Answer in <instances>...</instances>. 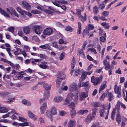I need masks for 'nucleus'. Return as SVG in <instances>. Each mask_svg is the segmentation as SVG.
Listing matches in <instances>:
<instances>
[{
    "label": "nucleus",
    "mask_w": 127,
    "mask_h": 127,
    "mask_svg": "<svg viewBox=\"0 0 127 127\" xmlns=\"http://www.w3.org/2000/svg\"><path fill=\"white\" fill-rule=\"evenodd\" d=\"M93 12L94 14L96 15L99 12L98 8L96 6H95L93 7Z\"/></svg>",
    "instance_id": "28"
},
{
    "label": "nucleus",
    "mask_w": 127,
    "mask_h": 127,
    "mask_svg": "<svg viewBox=\"0 0 127 127\" xmlns=\"http://www.w3.org/2000/svg\"><path fill=\"white\" fill-rule=\"evenodd\" d=\"M78 86L79 88L82 87L85 88L87 90H89L90 88V85L89 81L80 82L78 84Z\"/></svg>",
    "instance_id": "5"
},
{
    "label": "nucleus",
    "mask_w": 127,
    "mask_h": 127,
    "mask_svg": "<svg viewBox=\"0 0 127 127\" xmlns=\"http://www.w3.org/2000/svg\"><path fill=\"white\" fill-rule=\"evenodd\" d=\"M86 77L87 76H86L85 74L82 72V74L80 77L79 81H80V82H81L84 80L86 78Z\"/></svg>",
    "instance_id": "39"
},
{
    "label": "nucleus",
    "mask_w": 127,
    "mask_h": 127,
    "mask_svg": "<svg viewBox=\"0 0 127 127\" xmlns=\"http://www.w3.org/2000/svg\"><path fill=\"white\" fill-rule=\"evenodd\" d=\"M14 30V28L13 27H11L8 28V31L12 33L13 32Z\"/></svg>",
    "instance_id": "61"
},
{
    "label": "nucleus",
    "mask_w": 127,
    "mask_h": 127,
    "mask_svg": "<svg viewBox=\"0 0 127 127\" xmlns=\"http://www.w3.org/2000/svg\"><path fill=\"white\" fill-rule=\"evenodd\" d=\"M83 72L85 74L86 76H87V75H90L92 73L93 71L92 70H91L90 72H87L84 71Z\"/></svg>",
    "instance_id": "55"
},
{
    "label": "nucleus",
    "mask_w": 127,
    "mask_h": 127,
    "mask_svg": "<svg viewBox=\"0 0 127 127\" xmlns=\"http://www.w3.org/2000/svg\"><path fill=\"white\" fill-rule=\"evenodd\" d=\"M106 81H105L101 85L99 90V93L101 91L103 90L106 87Z\"/></svg>",
    "instance_id": "21"
},
{
    "label": "nucleus",
    "mask_w": 127,
    "mask_h": 127,
    "mask_svg": "<svg viewBox=\"0 0 127 127\" xmlns=\"http://www.w3.org/2000/svg\"><path fill=\"white\" fill-rule=\"evenodd\" d=\"M17 75H18L17 77V78L16 79H15L14 78H13V79L14 80H17L18 79H21V78L22 77H23V75L22 74H21L20 73V72H18Z\"/></svg>",
    "instance_id": "36"
},
{
    "label": "nucleus",
    "mask_w": 127,
    "mask_h": 127,
    "mask_svg": "<svg viewBox=\"0 0 127 127\" xmlns=\"http://www.w3.org/2000/svg\"><path fill=\"white\" fill-rule=\"evenodd\" d=\"M52 45L54 47L56 48H57L58 49L59 47L57 44V43L56 42H53L52 43Z\"/></svg>",
    "instance_id": "58"
},
{
    "label": "nucleus",
    "mask_w": 127,
    "mask_h": 127,
    "mask_svg": "<svg viewBox=\"0 0 127 127\" xmlns=\"http://www.w3.org/2000/svg\"><path fill=\"white\" fill-rule=\"evenodd\" d=\"M91 104L92 106L94 107H97L99 106V104L98 102H94L92 103Z\"/></svg>",
    "instance_id": "46"
},
{
    "label": "nucleus",
    "mask_w": 127,
    "mask_h": 127,
    "mask_svg": "<svg viewBox=\"0 0 127 127\" xmlns=\"http://www.w3.org/2000/svg\"><path fill=\"white\" fill-rule=\"evenodd\" d=\"M104 65L105 66V68L106 70H108L111 68V66L108 62L107 61L106 59H105L103 61Z\"/></svg>",
    "instance_id": "11"
},
{
    "label": "nucleus",
    "mask_w": 127,
    "mask_h": 127,
    "mask_svg": "<svg viewBox=\"0 0 127 127\" xmlns=\"http://www.w3.org/2000/svg\"><path fill=\"white\" fill-rule=\"evenodd\" d=\"M103 34L104 35V37H103V36H101L100 37V41L101 42H105L106 40V39L105 38L106 37V33H104Z\"/></svg>",
    "instance_id": "35"
},
{
    "label": "nucleus",
    "mask_w": 127,
    "mask_h": 127,
    "mask_svg": "<svg viewBox=\"0 0 127 127\" xmlns=\"http://www.w3.org/2000/svg\"><path fill=\"white\" fill-rule=\"evenodd\" d=\"M65 30L67 31H69L70 32H71L72 31V28L69 26H68L66 27Z\"/></svg>",
    "instance_id": "44"
},
{
    "label": "nucleus",
    "mask_w": 127,
    "mask_h": 127,
    "mask_svg": "<svg viewBox=\"0 0 127 127\" xmlns=\"http://www.w3.org/2000/svg\"><path fill=\"white\" fill-rule=\"evenodd\" d=\"M15 49H14V50L16 51L14 52V54L15 55H18L19 54H21V50L20 49L18 48H15Z\"/></svg>",
    "instance_id": "27"
},
{
    "label": "nucleus",
    "mask_w": 127,
    "mask_h": 127,
    "mask_svg": "<svg viewBox=\"0 0 127 127\" xmlns=\"http://www.w3.org/2000/svg\"><path fill=\"white\" fill-rule=\"evenodd\" d=\"M38 57L42 59H46L47 58V56L42 54H39Z\"/></svg>",
    "instance_id": "50"
},
{
    "label": "nucleus",
    "mask_w": 127,
    "mask_h": 127,
    "mask_svg": "<svg viewBox=\"0 0 127 127\" xmlns=\"http://www.w3.org/2000/svg\"><path fill=\"white\" fill-rule=\"evenodd\" d=\"M102 76L101 75L99 77L95 78L94 76H93L91 78V82L95 86L97 85L100 83L102 81Z\"/></svg>",
    "instance_id": "3"
},
{
    "label": "nucleus",
    "mask_w": 127,
    "mask_h": 127,
    "mask_svg": "<svg viewBox=\"0 0 127 127\" xmlns=\"http://www.w3.org/2000/svg\"><path fill=\"white\" fill-rule=\"evenodd\" d=\"M16 9L17 11L21 13L23 15V17H25V14L29 16V17H31L32 15L31 13L28 12H26L25 11L23 10L20 7H17Z\"/></svg>",
    "instance_id": "7"
},
{
    "label": "nucleus",
    "mask_w": 127,
    "mask_h": 127,
    "mask_svg": "<svg viewBox=\"0 0 127 127\" xmlns=\"http://www.w3.org/2000/svg\"><path fill=\"white\" fill-rule=\"evenodd\" d=\"M51 85L46 83H44L43 85V87L45 90V92L44 95V98L40 100V102L44 101L45 99H47L49 97V91L51 90Z\"/></svg>",
    "instance_id": "1"
},
{
    "label": "nucleus",
    "mask_w": 127,
    "mask_h": 127,
    "mask_svg": "<svg viewBox=\"0 0 127 127\" xmlns=\"http://www.w3.org/2000/svg\"><path fill=\"white\" fill-rule=\"evenodd\" d=\"M19 125L20 126L24 127L29 125V124L28 123L25 122L22 123H19Z\"/></svg>",
    "instance_id": "47"
},
{
    "label": "nucleus",
    "mask_w": 127,
    "mask_h": 127,
    "mask_svg": "<svg viewBox=\"0 0 127 127\" xmlns=\"http://www.w3.org/2000/svg\"><path fill=\"white\" fill-rule=\"evenodd\" d=\"M100 24L106 30L109 29L110 27V25L108 23L106 22L101 23Z\"/></svg>",
    "instance_id": "16"
},
{
    "label": "nucleus",
    "mask_w": 127,
    "mask_h": 127,
    "mask_svg": "<svg viewBox=\"0 0 127 127\" xmlns=\"http://www.w3.org/2000/svg\"><path fill=\"white\" fill-rule=\"evenodd\" d=\"M61 81L60 79H57L56 80V86L58 87V88L60 86V85L61 83Z\"/></svg>",
    "instance_id": "57"
},
{
    "label": "nucleus",
    "mask_w": 127,
    "mask_h": 127,
    "mask_svg": "<svg viewBox=\"0 0 127 127\" xmlns=\"http://www.w3.org/2000/svg\"><path fill=\"white\" fill-rule=\"evenodd\" d=\"M47 63L46 62H43L41 63V64L39 65V67L43 69H45L48 67V66L47 65Z\"/></svg>",
    "instance_id": "12"
},
{
    "label": "nucleus",
    "mask_w": 127,
    "mask_h": 127,
    "mask_svg": "<svg viewBox=\"0 0 127 127\" xmlns=\"http://www.w3.org/2000/svg\"><path fill=\"white\" fill-rule=\"evenodd\" d=\"M115 109L117 111V113L120 114L119 110L120 109V102L118 101L115 106Z\"/></svg>",
    "instance_id": "26"
},
{
    "label": "nucleus",
    "mask_w": 127,
    "mask_h": 127,
    "mask_svg": "<svg viewBox=\"0 0 127 127\" xmlns=\"http://www.w3.org/2000/svg\"><path fill=\"white\" fill-rule=\"evenodd\" d=\"M52 30L49 28L45 29L43 31V33L45 35H50L52 34Z\"/></svg>",
    "instance_id": "9"
},
{
    "label": "nucleus",
    "mask_w": 127,
    "mask_h": 127,
    "mask_svg": "<svg viewBox=\"0 0 127 127\" xmlns=\"http://www.w3.org/2000/svg\"><path fill=\"white\" fill-rule=\"evenodd\" d=\"M88 112V110L87 109L84 110H80L78 111V113L79 114L82 115Z\"/></svg>",
    "instance_id": "29"
},
{
    "label": "nucleus",
    "mask_w": 127,
    "mask_h": 127,
    "mask_svg": "<svg viewBox=\"0 0 127 127\" xmlns=\"http://www.w3.org/2000/svg\"><path fill=\"white\" fill-rule=\"evenodd\" d=\"M117 114V115L116 116V120L117 122L118 123V124H120L121 122V116L120 115V114Z\"/></svg>",
    "instance_id": "43"
},
{
    "label": "nucleus",
    "mask_w": 127,
    "mask_h": 127,
    "mask_svg": "<svg viewBox=\"0 0 127 127\" xmlns=\"http://www.w3.org/2000/svg\"><path fill=\"white\" fill-rule=\"evenodd\" d=\"M88 50H90L94 52L95 54H96L97 53L95 49L93 48H89L88 49Z\"/></svg>",
    "instance_id": "52"
},
{
    "label": "nucleus",
    "mask_w": 127,
    "mask_h": 127,
    "mask_svg": "<svg viewBox=\"0 0 127 127\" xmlns=\"http://www.w3.org/2000/svg\"><path fill=\"white\" fill-rule=\"evenodd\" d=\"M69 106L70 108H71V109L72 108H73L74 109L75 107V104L74 103L71 102L69 104Z\"/></svg>",
    "instance_id": "56"
},
{
    "label": "nucleus",
    "mask_w": 127,
    "mask_h": 127,
    "mask_svg": "<svg viewBox=\"0 0 127 127\" xmlns=\"http://www.w3.org/2000/svg\"><path fill=\"white\" fill-rule=\"evenodd\" d=\"M98 30L99 31L98 33H99V35H102V34L103 32V30H102L100 28L98 29Z\"/></svg>",
    "instance_id": "64"
},
{
    "label": "nucleus",
    "mask_w": 127,
    "mask_h": 127,
    "mask_svg": "<svg viewBox=\"0 0 127 127\" xmlns=\"http://www.w3.org/2000/svg\"><path fill=\"white\" fill-rule=\"evenodd\" d=\"M96 47L97 50L99 51L100 53H101V47L98 44L97 45Z\"/></svg>",
    "instance_id": "63"
},
{
    "label": "nucleus",
    "mask_w": 127,
    "mask_h": 127,
    "mask_svg": "<svg viewBox=\"0 0 127 127\" xmlns=\"http://www.w3.org/2000/svg\"><path fill=\"white\" fill-rule=\"evenodd\" d=\"M22 103L26 105L30 106L31 105V103L29 101L26 99L23 100L22 101Z\"/></svg>",
    "instance_id": "30"
},
{
    "label": "nucleus",
    "mask_w": 127,
    "mask_h": 127,
    "mask_svg": "<svg viewBox=\"0 0 127 127\" xmlns=\"http://www.w3.org/2000/svg\"><path fill=\"white\" fill-rule=\"evenodd\" d=\"M94 28V27L92 25L89 24L88 25V29L87 31V34L89 36L90 35L89 31L93 30Z\"/></svg>",
    "instance_id": "20"
},
{
    "label": "nucleus",
    "mask_w": 127,
    "mask_h": 127,
    "mask_svg": "<svg viewBox=\"0 0 127 127\" xmlns=\"http://www.w3.org/2000/svg\"><path fill=\"white\" fill-rule=\"evenodd\" d=\"M73 96V95L72 93H70V94L68 95L65 101L67 102H69V101L72 100Z\"/></svg>",
    "instance_id": "23"
},
{
    "label": "nucleus",
    "mask_w": 127,
    "mask_h": 127,
    "mask_svg": "<svg viewBox=\"0 0 127 127\" xmlns=\"http://www.w3.org/2000/svg\"><path fill=\"white\" fill-rule=\"evenodd\" d=\"M78 34H79L81 33V23L80 22H78Z\"/></svg>",
    "instance_id": "41"
},
{
    "label": "nucleus",
    "mask_w": 127,
    "mask_h": 127,
    "mask_svg": "<svg viewBox=\"0 0 127 127\" xmlns=\"http://www.w3.org/2000/svg\"><path fill=\"white\" fill-rule=\"evenodd\" d=\"M64 58V53H61L59 55V60L61 61Z\"/></svg>",
    "instance_id": "45"
},
{
    "label": "nucleus",
    "mask_w": 127,
    "mask_h": 127,
    "mask_svg": "<svg viewBox=\"0 0 127 127\" xmlns=\"http://www.w3.org/2000/svg\"><path fill=\"white\" fill-rule=\"evenodd\" d=\"M116 110L115 109H113V111L112 112L111 115V119L112 120H113L114 118V117L115 115V113Z\"/></svg>",
    "instance_id": "54"
},
{
    "label": "nucleus",
    "mask_w": 127,
    "mask_h": 127,
    "mask_svg": "<svg viewBox=\"0 0 127 127\" xmlns=\"http://www.w3.org/2000/svg\"><path fill=\"white\" fill-rule=\"evenodd\" d=\"M114 91L115 93L118 94L117 97L120 98L122 96L121 88L118 87L117 85H115L114 87Z\"/></svg>",
    "instance_id": "8"
},
{
    "label": "nucleus",
    "mask_w": 127,
    "mask_h": 127,
    "mask_svg": "<svg viewBox=\"0 0 127 127\" xmlns=\"http://www.w3.org/2000/svg\"><path fill=\"white\" fill-rule=\"evenodd\" d=\"M45 12L48 14H52L53 12L49 10H45Z\"/></svg>",
    "instance_id": "62"
},
{
    "label": "nucleus",
    "mask_w": 127,
    "mask_h": 127,
    "mask_svg": "<svg viewBox=\"0 0 127 127\" xmlns=\"http://www.w3.org/2000/svg\"><path fill=\"white\" fill-rule=\"evenodd\" d=\"M12 68L14 69H15L17 70H18L20 68V66L18 64H16L15 65L14 64V66H13Z\"/></svg>",
    "instance_id": "48"
},
{
    "label": "nucleus",
    "mask_w": 127,
    "mask_h": 127,
    "mask_svg": "<svg viewBox=\"0 0 127 127\" xmlns=\"http://www.w3.org/2000/svg\"><path fill=\"white\" fill-rule=\"evenodd\" d=\"M63 99V98L62 96H57L54 97V101L56 102H59L61 101Z\"/></svg>",
    "instance_id": "17"
},
{
    "label": "nucleus",
    "mask_w": 127,
    "mask_h": 127,
    "mask_svg": "<svg viewBox=\"0 0 127 127\" xmlns=\"http://www.w3.org/2000/svg\"><path fill=\"white\" fill-rule=\"evenodd\" d=\"M106 110L104 107H103L100 109L99 112L100 117H104L105 116V119H107L108 118L109 112H108V111L107 112L106 111Z\"/></svg>",
    "instance_id": "4"
},
{
    "label": "nucleus",
    "mask_w": 127,
    "mask_h": 127,
    "mask_svg": "<svg viewBox=\"0 0 127 127\" xmlns=\"http://www.w3.org/2000/svg\"><path fill=\"white\" fill-rule=\"evenodd\" d=\"M91 121L88 116L85 119V122L87 124H89Z\"/></svg>",
    "instance_id": "59"
},
{
    "label": "nucleus",
    "mask_w": 127,
    "mask_h": 127,
    "mask_svg": "<svg viewBox=\"0 0 127 127\" xmlns=\"http://www.w3.org/2000/svg\"><path fill=\"white\" fill-rule=\"evenodd\" d=\"M50 47L49 45L47 44H46L45 45L40 46L39 47L41 49H49Z\"/></svg>",
    "instance_id": "33"
},
{
    "label": "nucleus",
    "mask_w": 127,
    "mask_h": 127,
    "mask_svg": "<svg viewBox=\"0 0 127 127\" xmlns=\"http://www.w3.org/2000/svg\"><path fill=\"white\" fill-rule=\"evenodd\" d=\"M77 88V84L76 83H73L72 84L69 88V90L71 91H73L76 90Z\"/></svg>",
    "instance_id": "15"
},
{
    "label": "nucleus",
    "mask_w": 127,
    "mask_h": 127,
    "mask_svg": "<svg viewBox=\"0 0 127 127\" xmlns=\"http://www.w3.org/2000/svg\"><path fill=\"white\" fill-rule=\"evenodd\" d=\"M58 78L60 79H64L66 78V75L62 72H60L58 75Z\"/></svg>",
    "instance_id": "19"
},
{
    "label": "nucleus",
    "mask_w": 127,
    "mask_h": 127,
    "mask_svg": "<svg viewBox=\"0 0 127 127\" xmlns=\"http://www.w3.org/2000/svg\"><path fill=\"white\" fill-rule=\"evenodd\" d=\"M67 48L66 46H62L61 45H60L58 49L61 50H63Z\"/></svg>",
    "instance_id": "49"
},
{
    "label": "nucleus",
    "mask_w": 127,
    "mask_h": 127,
    "mask_svg": "<svg viewBox=\"0 0 127 127\" xmlns=\"http://www.w3.org/2000/svg\"><path fill=\"white\" fill-rule=\"evenodd\" d=\"M105 93H103L102 94V95L100 98V99L101 100H103L105 97Z\"/></svg>",
    "instance_id": "60"
},
{
    "label": "nucleus",
    "mask_w": 127,
    "mask_h": 127,
    "mask_svg": "<svg viewBox=\"0 0 127 127\" xmlns=\"http://www.w3.org/2000/svg\"><path fill=\"white\" fill-rule=\"evenodd\" d=\"M108 100L109 101H110L112 99L114 96L111 92L108 93Z\"/></svg>",
    "instance_id": "40"
},
{
    "label": "nucleus",
    "mask_w": 127,
    "mask_h": 127,
    "mask_svg": "<svg viewBox=\"0 0 127 127\" xmlns=\"http://www.w3.org/2000/svg\"><path fill=\"white\" fill-rule=\"evenodd\" d=\"M30 29L28 27H25L23 28V31L24 32L27 34L29 33Z\"/></svg>",
    "instance_id": "31"
},
{
    "label": "nucleus",
    "mask_w": 127,
    "mask_h": 127,
    "mask_svg": "<svg viewBox=\"0 0 127 127\" xmlns=\"http://www.w3.org/2000/svg\"><path fill=\"white\" fill-rule=\"evenodd\" d=\"M41 29V27L37 25L34 26L32 29L33 31H34L36 34H40L42 31Z\"/></svg>",
    "instance_id": "6"
},
{
    "label": "nucleus",
    "mask_w": 127,
    "mask_h": 127,
    "mask_svg": "<svg viewBox=\"0 0 127 127\" xmlns=\"http://www.w3.org/2000/svg\"><path fill=\"white\" fill-rule=\"evenodd\" d=\"M28 115L29 117L32 119L33 120H36V119L35 116V115L31 111H28Z\"/></svg>",
    "instance_id": "25"
},
{
    "label": "nucleus",
    "mask_w": 127,
    "mask_h": 127,
    "mask_svg": "<svg viewBox=\"0 0 127 127\" xmlns=\"http://www.w3.org/2000/svg\"><path fill=\"white\" fill-rule=\"evenodd\" d=\"M88 95L86 93L84 92H83L80 94V99L81 101L83 100Z\"/></svg>",
    "instance_id": "13"
},
{
    "label": "nucleus",
    "mask_w": 127,
    "mask_h": 127,
    "mask_svg": "<svg viewBox=\"0 0 127 127\" xmlns=\"http://www.w3.org/2000/svg\"><path fill=\"white\" fill-rule=\"evenodd\" d=\"M10 93L9 92L6 91H3L0 92V97L4 98H8L9 100L6 102L10 103V102L12 101V100L15 99L14 97L12 98H9L10 95Z\"/></svg>",
    "instance_id": "2"
},
{
    "label": "nucleus",
    "mask_w": 127,
    "mask_h": 127,
    "mask_svg": "<svg viewBox=\"0 0 127 127\" xmlns=\"http://www.w3.org/2000/svg\"><path fill=\"white\" fill-rule=\"evenodd\" d=\"M109 13L108 11H104L102 13V15L104 17H107L108 16Z\"/></svg>",
    "instance_id": "51"
},
{
    "label": "nucleus",
    "mask_w": 127,
    "mask_h": 127,
    "mask_svg": "<svg viewBox=\"0 0 127 127\" xmlns=\"http://www.w3.org/2000/svg\"><path fill=\"white\" fill-rule=\"evenodd\" d=\"M86 13H85L84 16H82L81 15H80V16H78V18L82 22H84L86 20L87 18H86Z\"/></svg>",
    "instance_id": "18"
},
{
    "label": "nucleus",
    "mask_w": 127,
    "mask_h": 127,
    "mask_svg": "<svg viewBox=\"0 0 127 127\" xmlns=\"http://www.w3.org/2000/svg\"><path fill=\"white\" fill-rule=\"evenodd\" d=\"M46 116L49 118L51 121H52L53 120V117H52V115L51 112L50 111H47L46 113Z\"/></svg>",
    "instance_id": "22"
},
{
    "label": "nucleus",
    "mask_w": 127,
    "mask_h": 127,
    "mask_svg": "<svg viewBox=\"0 0 127 127\" xmlns=\"http://www.w3.org/2000/svg\"><path fill=\"white\" fill-rule=\"evenodd\" d=\"M50 112L53 115L57 114L56 109L54 107H52Z\"/></svg>",
    "instance_id": "32"
},
{
    "label": "nucleus",
    "mask_w": 127,
    "mask_h": 127,
    "mask_svg": "<svg viewBox=\"0 0 127 127\" xmlns=\"http://www.w3.org/2000/svg\"><path fill=\"white\" fill-rule=\"evenodd\" d=\"M70 116L71 118H73L75 117L76 114V112L75 110L73 108L71 109L70 112Z\"/></svg>",
    "instance_id": "24"
},
{
    "label": "nucleus",
    "mask_w": 127,
    "mask_h": 127,
    "mask_svg": "<svg viewBox=\"0 0 127 127\" xmlns=\"http://www.w3.org/2000/svg\"><path fill=\"white\" fill-rule=\"evenodd\" d=\"M22 4L24 6L27 10H30L31 9V6L29 3L26 1H23L22 2Z\"/></svg>",
    "instance_id": "14"
},
{
    "label": "nucleus",
    "mask_w": 127,
    "mask_h": 127,
    "mask_svg": "<svg viewBox=\"0 0 127 127\" xmlns=\"http://www.w3.org/2000/svg\"><path fill=\"white\" fill-rule=\"evenodd\" d=\"M19 117V119H17L21 121L24 122H27V120L25 118L23 117H22L20 116L19 115L17 116Z\"/></svg>",
    "instance_id": "42"
},
{
    "label": "nucleus",
    "mask_w": 127,
    "mask_h": 127,
    "mask_svg": "<svg viewBox=\"0 0 127 127\" xmlns=\"http://www.w3.org/2000/svg\"><path fill=\"white\" fill-rule=\"evenodd\" d=\"M97 108H92V115H93V116H95L96 115V113L97 111Z\"/></svg>",
    "instance_id": "37"
},
{
    "label": "nucleus",
    "mask_w": 127,
    "mask_h": 127,
    "mask_svg": "<svg viewBox=\"0 0 127 127\" xmlns=\"http://www.w3.org/2000/svg\"><path fill=\"white\" fill-rule=\"evenodd\" d=\"M8 111L7 109L4 107H0V112H6Z\"/></svg>",
    "instance_id": "38"
},
{
    "label": "nucleus",
    "mask_w": 127,
    "mask_h": 127,
    "mask_svg": "<svg viewBox=\"0 0 127 127\" xmlns=\"http://www.w3.org/2000/svg\"><path fill=\"white\" fill-rule=\"evenodd\" d=\"M80 71L79 69L76 70H75L74 74L73 75L74 76L78 75L80 73Z\"/></svg>",
    "instance_id": "53"
},
{
    "label": "nucleus",
    "mask_w": 127,
    "mask_h": 127,
    "mask_svg": "<svg viewBox=\"0 0 127 127\" xmlns=\"http://www.w3.org/2000/svg\"><path fill=\"white\" fill-rule=\"evenodd\" d=\"M47 107V103L45 102L42 104L40 107V111L41 114H43L45 112V110Z\"/></svg>",
    "instance_id": "10"
},
{
    "label": "nucleus",
    "mask_w": 127,
    "mask_h": 127,
    "mask_svg": "<svg viewBox=\"0 0 127 127\" xmlns=\"http://www.w3.org/2000/svg\"><path fill=\"white\" fill-rule=\"evenodd\" d=\"M0 12L1 14H3L5 16L8 17H9V16L8 14L4 10H2L1 8H0Z\"/></svg>",
    "instance_id": "34"
}]
</instances>
